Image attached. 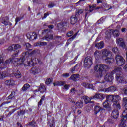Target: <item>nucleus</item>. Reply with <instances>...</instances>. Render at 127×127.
I'll list each match as a JSON object with an SVG mask.
<instances>
[{
	"mask_svg": "<svg viewBox=\"0 0 127 127\" xmlns=\"http://www.w3.org/2000/svg\"><path fill=\"white\" fill-rule=\"evenodd\" d=\"M106 100L103 103V106L104 108H105L108 111H112V107L110 103H113V106L116 107L117 109L120 110L121 109V105L119 103V99L120 98V95H106Z\"/></svg>",
	"mask_w": 127,
	"mask_h": 127,
	"instance_id": "1",
	"label": "nucleus"
},
{
	"mask_svg": "<svg viewBox=\"0 0 127 127\" xmlns=\"http://www.w3.org/2000/svg\"><path fill=\"white\" fill-rule=\"evenodd\" d=\"M28 56V54H27V53H23L22 54V57L20 59H8L6 60L4 63H3V65L4 66H7L8 65H9L11 62H13L15 66H19V65H21V64L24 62L25 59L27 58Z\"/></svg>",
	"mask_w": 127,
	"mask_h": 127,
	"instance_id": "2",
	"label": "nucleus"
},
{
	"mask_svg": "<svg viewBox=\"0 0 127 127\" xmlns=\"http://www.w3.org/2000/svg\"><path fill=\"white\" fill-rule=\"evenodd\" d=\"M110 70L108 65L104 64H96L94 67V71L96 73V76L97 78L103 77V71L107 72Z\"/></svg>",
	"mask_w": 127,
	"mask_h": 127,
	"instance_id": "3",
	"label": "nucleus"
},
{
	"mask_svg": "<svg viewBox=\"0 0 127 127\" xmlns=\"http://www.w3.org/2000/svg\"><path fill=\"white\" fill-rule=\"evenodd\" d=\"M21 48V45L17 44H13L11 46H10L8 48V50L9 51H12L13 50L15 51V53L13 54V57H16L17 56L18 53L20 52V49Z\"/></svg>",
	"mask_w": 127,
	"mask_h": 127,
	"instance_id": "4",
	"label": "nucleus"
},
{
	"mask_svg": "<svg viewBox=\"0 0 127 127\" xmlns=\"http://www.w3.org/2000/svg\"><path fill=\"white\" fill-rule=\"evenodd\" d=\"M93 65V58L90 56L87 57L84 59V68H89L91 67V66Z\"/></svg>",
	"mask_w": 127,
	"mask_h": 127,
	"instance_id": "5",
	"label": "nucleus"
},
{
	"mask_svg": "<svg viewBox=\"0 0 127 127\" xmlns=\"http://www.w3.org/2000/svg\"><path fill=\"white\" fill-rule=\"evenodd\" d=\"M50 33V32L49 31V30L48 29H45L42 31V34H47L45 37L42 38L43 40H47V41H50V40H52L53 39V34H49Z\"/></svg>",
	"mask_w": 127,
	"mask_h": 127,
	"instance_id": "6",
	"label": "nucleus"
},
{
	"mask_svg": "<svg viewBox=\"0 0 127 127\" xmlns=\"http://www.w3.org/2000/svg\"><path fill=\"white\" fill-rule=\"evenodd\" d=\"M122 119H121V122L120 125V127H125L126 121L127 120V108L124 110L122 113Z\"/></svg>",
	"mask_w": 127,
	"mask_h": 127,
	"instance_id": "7",
	"label": "nucleus"
},
{
	"mask_svg": "<svg viewBox=\"0 0 127 127\" xmlns=\"http://www.w3.org/2000/svg\"><path fill=\"white\" fill-rule=\"evenodd\" d=\"M115 59L116 61V64L118 66H123V65L126 63L125 59L120 55H117L115 57Z\"/></svg>",
	"mask_w": 127,
	"mask_h": 127,
	"instance_id": "8",
	"label": "nucleus"
},
{
	"mask_svg": "<svg viewBox=\"0 0 127 127\" xmlns=\"http://www.w3.org/2000/svg\"><path fill=\"white\" fill-rule=\"evenodd\" d=\"M101 57L102 59H105V58L107 57H109V56H112V53L111 51L108 50L107 49H104L101 50Z\"/></svg>",
	"mask_w": 127,
	"mask_h": 127,
	"instance_id": "9",
	"label": "nucleus"
},
{
	"mask_svg": "<svg viewBox=\"0 0 127 127\" xmlns=\"http://www.w3.org/2000/svg\"><path fill=\"white\" fill-rule=\"evenodd\" d=\"M116 43L117 45L122 47L123 49L127 50V45H126V43H125V40L124 39L120 38L116 39Z\"/></svg>",
	"mask_w": 127,
	"mask_h": 127,
	"instance_id": "10",
	"label": "nucleus"
},
{
	"mask_svg": "<svg viewBox=\"0 0 127 127\" xmlns=\"http://www.w3.org/2000/svg\"><path fill=\"white\" fill-rule=\"evenodd\" d=\"M104 80L107 82H112L114 80V72L111 71L107 73L104 76Z\"/></svg>",
	"mask_w": 127,
	"mask_h": 127,
	"instance_id": "11",
	"label": "nucleus"
},
{
	"mask_svg": "<svg viewBox=\"0 0 127 127\" xmlns=\"http://www.w3.org/2000/svg\"><path fill=\"white\" fill-rule=\"evenodd\" d=\"M108 95V94H104L99 93H96L94 95L91 97V99H99L100 100H104L106 96Z\"/></svg>",
	"mask_w": 127,
	"mask_h": 127,
	"instance_id": "12",
	"label": "nucleus"
},
{
	"mask_svg": "<svg viewBox=\"0 0 127 127\" xmlns=\"http://www.w3.org/2000/svg\"><path fill=\"white\" fill-rule=\"evenodd\" d=\"M116 80L117 83H120L121 84L124 83V82H125V79L123 76V73H120V74H116Z\"/></svg>",
	"mask_w": 127,
	"mask_h": 127,
	"instance_id": "13",
	"label": "nucleus"
},
{
	"mask_svg": "<svg viewBox=\"0 0 127 127\" xmlns=\"http://www.w3.org/2000/svg\"><path fill=\"white\" fill-rule=\"evenodd\" d=\"M117 90V87L115 86H111L108 88H106L105 89H100V91H104V92H106L107 93L109 92H115Z\"/></svg>",
	"mask_w": 127,
	"mask_h": 127,
	"instance_id": "14",
	"label": "nucleus"
},
{
	"mask_svg": "<svg viewBox=\"0 0 127 127\" xmlns=\"http://www.w3.org/2000/svg\"><path fill=\"white\" fill-rule=\"evenodd\" d=\"M27 37L28 39L30 40H34L37 38V35H36V33L35 32L28 33L27 34Z\"/></svg>",
	"mask_w": 127,
	"mask_h": 127,
	"instance_id": "15",
	"label": "nucleus"
},
{
	"mask_svg": "<svg viewBox=\"0 0 127 127\" xmlns=\"http://www.w3.org/2000/svg\"><path fill=\"white\" fill-rule=\"evenodd\" d=\"M103 60H104V62L106 64H112V63H114V59L113 58V57H107L106 58H105L104 59H103Z\"/></svg>",
	"mask_w": 127,
	"mask_h": 127,
	"instance_id": "16",
	"label": "nucleus"
},
{
	"mask_svg": "<svg viewBox=\"0 0 127 127\" xmlns=\"http://www.w3.org/2000/svg\"><path fill=\"white\" fill-rule=\"evenodd\" d=\"M58 29L62 31L63 32L64 31H66V28L64 27V24L62 22L59 23L57 24Z\"/></svg>",
	"mask_w": 127,
	"mask_h": 127,
	"instance_id": "17",
	"label": "nucleus"
},
{
	"mask_svg": "<svg viewBox=\"0 0 127 127\" xmlns=\"http://www.w3.org/2000/svg\"><path fill=\"white\" fill-rule=\"evenodd\" d=\"M69 79L76 82V81H79L80 80V75L78 74H73L71 76Z\"/></svg>",
	"mask_w": 127,
	"mask_h": 127,
	"instance_id": "18",
	"label": "nucleus"
},
{
	"mask_svg": "<svg viewBox=\"0 0 127 127\" xmlns=\"http://www.w3.org/2000/svg\"><path fill=\"white\" fill-rule=\"evenodd\" d=\"M77 22H78V17L76 16V15L71 17L70 23H71V24H76Z\"/></svg>",
	"mask_w": 127,
	"mask_h": 127,
	"instance_id": "19",
	"label": "nucleus"
},
{
	"mask_svg": "<svg viewBox=\"0 0 127 127\" xmlns=\"http://www.w3.org/2000/svg\"><path fill=\"white\" fill-rule=\"evenodd\" d=\"M101 53L98 50H96L94 52V57L96 60H99L101 59Z\"/></svg>",
	"mask_w": 127,
	"mask_h": 127,
	"instance_id": "20",
	"label": "nucleus"
},
{
	"mask_svg": "<svg viewBox=\"0 0 127 127\" xmlns=\"http://www.w3.org/2000/svg\"><path fill=\"white\" fill-rule=\"evenodd\" d=\"M97 84H98V86H99V87H98V91L99 92H105L104 91L100 90H101L102 89H106V88H104V87H103V86H105V83L104 82H96L95 83V85H97Z\"/></svg>",
	"mask_w": 127,
	"mask_h": 127,
	"instance_id": "21",
	"label": "nucleus"
},
{
	"mask_svg": "<svg viewBox=\"0 0 127 127\" xmlns=\"http://www.w3.org/2000/svg\"><path fill=\"white\" fill-rule=\"evenodd\" d=\"M111 116L114 119L118 118V117H119V111H118V110H113L111 114Z\"/></svg>",
	"mask_w": 127,
	"mask_h": 127,
	"instance_id": "22",
	"label": "nucleus"
},
{
	"mask_svg": "<svg viewBox=\"0 0 127 127\" xmlns=\"http://www.w3.org/2000/svg\"><path fill=\"white\" fill-rule=\"evenodd\" d=\"M122 68L120 67H115L114 69L112 71L114 73H116V75L117 74H121L122 73Z\"/></svg>",
	"mask_w": 127,
	"mask_h": 127,
	"instance_id": "23",
	"label": "nucleus"
},
{
	"mask_svg": "<svg viewBox=\"0 0 127 127\" xmlns=\"http://www.w3.org/2000/svg\"><path fill=\"white\" fill-rule=\"evenodd\" d=\"M96 47L98 49H102V48H104V42L101 41L99 43H97L95 45Z\"/></svg>",
	"mask_w": 127,
	"mask_h": 127,
	"instance_id": "24",
	"label": "nucleus"
},
{
	"mask_svg": "<svg viewBox=\"0 0 127 127\" xmlns=\"http://www.w3.org/2000/svg\"><path fill=\"white\" fill-rule=\"evenodd\" d=\"M40 71V69H39L38 67H34L31 69V73H32V74H34V75H35V74H38Z\"/></svg>",
	"mask_w": 127,
	"mask_h": 127,
	"instance_id": "25",
	"label": "nucleus"
},
{
	"mask_svg": "<svg viewBox=\"0 0 127 127\" xmlns=\"http://www.w3.org/2000/svg\"><path fill=\"white\" fill-rule=\"evenodd\" d=\"M81 85L83 86V87H84V88H86V89H91V88L93 87V85L87 82H83Z\"/></svg>",
	"mask_w": 127,
	"mask_h": 127,
	"instance_id": "26",
	"label": "nucleus"
},
{
	"mask_svg": "<svg viewBox=\"0 0 127 127\" xmlns=\"http://www.w3.org/2000/svg\"><path fill=\"white\" fill-rule=\"evenodd\" d=\"M66 84L65 81H56L53 83L54 86H64Z\"/></svg>",
	"mask_w": 127,
	"mask_h": 127,
	"instance_id": "27",
	"label": "nucleus"
},
{
	"mask_svg": "<svg viewBox=\"0 0 127 127\" xmlns=\"http://www.w3.org/2000/svg\"><path fill=\"white\" fill-rule=\"evenodd\" d=\"M102 110V107H101L100 106H95L94 107V114L95 115H97L98 113H99V112L101 111Z\"/></svg>",
	"mask_w": 127,
	"mask_h": 127,
	"instance_id": "28",
	"label": "nucleus"
},
{
	"mask_svg": "<svg viewBox=\"0 0 127 127\" xmlns=\"http://www.w3.org/2000/svg\"><path fill=\"white\" fill-rule=\"evenodd\" d=\"M83 12H84V9H77L76 11L75 12V16H76V17H79V15H80V14H82Z\"/></svg>",
	"mask_w": 127,
	"mask_h": 127,
	"instance_id": "29",
	"label": "nucleus"
},
{
	"mask_svg": "<svg viewBox=\"0 0 127 127\" xmlns=\"http://www.w3.org/2000/svg\"><path fill=\"white\" fill-rule=\"evenodd\" d=\"M46 90V88H45V86H44L43 84H41L39 88V91H40L41 93H43L44 92H45Z\"/></svg>",
	"mask_w": 127,
	"mask_h": 127,
	"instance_id": "30",
	"label": "nucleus"
},
{
	"mask_svg": "<svg viewBox=\"0 0 127 127\" xmlns=\"http://www.w3.org/2000/svg\"><path fill=\"white\" fill-rule=\"evenodd\" d=\"M112 34L114 37H118L120 36V32L118 30H113Z\"/></svg>",
	"mask_w": 127,
	"mask_h": 127,
	"instance_id": "31",
	"label": "nucleus"
},
{
	"mask_svg": "<svg viewBox=\"0 0 127 127\" xmlns=\"http://www.w3.org/2000/svg\"><path fill=\"white\" fill-rule=\"evenodd\" d=\"M5 84L7 86H12V85H13V84H14V81L11 80H6L5 82Z\"/></svg>",
	"mask_w": 127,
	"mask_h": 127,
	"instance_id": "32",
	"label": "nucleus"
},
{
	"mask_svg": "<svg viewBox=\"0 0 127 127\" xmlns=\"http://www.w3.org/2000/svg\"><path fill=\"white\" fill-rule=\"evenodd\" d=\"M83 99L84 100L85 103V104H88V103H90L91 102V100L92 99L90 98H89L88 96H83Z\"/></svg>",
	"mask_w": 127,
	"mask_h": 127,
	"instance_id": "33",
	"label": "nucleus"
},
{
	"mask_svg": "<svg viewBox=\"0 0 127 127\" xmlns=\"http://www.w3.org/2000/svg\"><path fill=\"white\" fill-rule=\"evenodd\" d=\"M29 88H30V85H29V84L26 83V84H24V86H23V87L22 88V90L23 92H25V91H27L28 89H29Z\"/></svg>",
	"mask_w": 127,
	"mask_h": 127,
	"instance_id": "34",
	"label": "nucleus"
},
{
	"mask_svg": "<svg viewBox=\"0 0 127 127\" xmlns=\"http://www.w3.org/2000/svg\"><path fill=\"white\" fill-rule=\"evenodd\" d=\"M76 105L78 108H83V106H84V103H83V101H80L77 102Z\"/></svg>",
	"mask_w": 127,
	"mask_h": 127,
	"instance_id": "35",
	"label": "nucleus"
},
{
	"mask_svg": "<svg viewBox=\"0 0 127 127\" xmlns=\"http://www.w3.org/2000/svg\"><path fill=\"white\" fill-rule=\"evenodd\" d=\"M27 126H31V127H36V122L34 120H33L31 122H29L27 124Z\"/></svg>",
	"mask_w": 127,
	"mask_h": 127,
	"instance_id": "36",
	"label": "nucleus"
},
{
	"mask_svg": "<svg viewBox=\"0 0 127 127\" xmlns=\"http://www.w3.org/2000/svg\"><path fill=\"white\" fill-rule=\"evenodd\" d=\"M105 19H106V17H102L101 18H100L99 20H98L97 22V24H101V23H103L104 21H105Z\"/></svg>",
	"mask_w": 127,
	"mask_h": 127,
	"instance_id": "37",
	"label": "nucleus"
},
{
	"mask_svg": "<svg viewBox=\"0 0 127 127\" xmlns=\"http://www.w3.org/2000/svg\"><path fill=\"white\" fill-rule=\"evenodd\" d=\"M103 5L104 7H105L106 10H110V9H111V8H112V7L111 6H110L109 8V5H107V4L106 3H104L103 4Z\"/></svg>",
	"mask_w": 127,
	"mask_h": 127,
	"instance_id": "38",
	"label": "nucleus"
},
{
	"mask_svg": "<svg viewBox=\"0 0 127 127\" xmlns=\"http://www.w3.org/2000/svg\"><path fill=\"white\" fill-rule=\"evenodd\" d=\"M105 35V37L107 39H110L111 38V32L109 31L106 32Z\"/></svg>",
	"mask_w": 127,
	"mask_h": 127,
	"instance_id": "39",
	"label": "nucleus"
},
{
	"mask_svg": "<svg viewBox=\"0 0 127 127\" xmlns=\"http://www.w3.org/2000/svg\"><path fill=\"white\" fill-rule=\"evenodd\" d=\"M52 81H53V79L52 78H47V79H46L45 84H46V85H49V84L52 83Z\"/></svg>",
	"mask_w": 127,
	"mask_h": 127,
	"instance_id": "40",
	"label": "nucleus"
},
{
	"mask_svg": "<svg viewBox=\"0 0 127 127\" xmlns=\"http://www.w3.org/2000/svg\"><path fill=\"white\" fill-rule=\"evenodd\" d=\"M18 109L19 108H15L11 110L8 114L7 117H10V116H11V114H13V113H14L17 110H18Z\"/></svg>",
	"mask_w": 127,
	"mask_h": 127,
	"instance_id": "41",
	"label": "nucleus"
},
{
	"mask_svg": "<svg viewBox=\"0 0 127 127\" xmlns=\"http://www.w3.org/2000/svg\"><path fill=\"white\" fill-rule=\"evenodd\" d=\"M15 96V92L14 91H12L11 94L8 97V100H11L12 98H14Z\"/></svg>",
	"mask_w": 127,
	"mask_h": 127,
	"instance_id": "42",
	"label": "nucleus"
},
{
	"mask_svg": "<svg viewBox=\"0 0 127 127\" xmlns=\"http://www.w3.org/2000/svg\"><path fill=\"white\" fill-rule=\"evenodd\" d=\"M44 99H45V96L44 95L42 96L40 101L38 102V107L41 105H42V102L44 101Z\"/></svg>",
	"mask_w": 127,
	"mask_h": 127,
	"instance_id": "43",
	"label": "nucleus"
},
{
	"mask_svg": "<svg viewBox=\"0 0 127 127\" xmlns=\"http://www.w3.org/2000/svg\"><path fill=\"white\" fill-rule=\"evenodd\" d=\"M2 23H3V24H4V25H12V24H11V23L9 22V21H6L5 20H4Z\"/></svg>",
	"mask_w": 127,
	"mask_h": 127,
	"instance_id": "44",
	"label": "nucleus"
},
{
	"mask_svg": "<svg viewBox=\"0 0 127 127\" xmlns=\"http://www.w3.org/2000/svg\"><path fill=\"white\" fill-rule=\"evenodd\" d=\"M96 6H97V5H96V4H94L93 5H92V6L90 5L89 6V11L90 12H92V11H93V10H94V8H96Z\"/></svg>",
	"mask_w": 127,
	"mask_h": 127,
	"instance_id": "45",
	"label": "nucleus"
},
{
	"mask_svg": "<svg viewBox=\"0 0 127 127\" xmlns=\"http://www.w3.org/2000/svg\"><path fill=\"white\" fill-rule=\"evenodd\" d=\"M15 77L17 78V79H19L20 78H21V73H20V72H16L15 73Z\"/></svg>",
	"mask_w": 127,
	"mask_h": 127,
	"instance_id": "46",
	"label": "nucleus"
},
{
	"mask_svg": "<svg viewBox=\"0 0 127 127\" xmlns=\"http://www.w3.org/2000/svg\"><path fill=\"white\" fill-rule=\"evenodd\" d=\"M112 51L114 53L117 54L119 52V49L117 47H114L112 48Z\"/></svg>",
	"mask_w": 127,
	"mask_h": 127,
	"instance_id": "47",
	"label": "nucleus"
},
{
	"mask_svg": "<svg viewBox=\"0 0 127 127\" xmlns=\"http://www.w3.org/2000/svg\"><path fill=\"white\" fill-rule=\"evenodd\" d=\"M38 45H41V46H44L45 45H47V43L45 42H38Z\"/></svg>",
	"mask_w": 127,
	"mask_h": 127,
	"instance_id": "48",
	"label": "nucleus"
},
{
	"mask_svg": "<svg viewBox=\"0 0 127 127\" xmlns=\"http://www.w3.org/2000/svg\"><path fill=\"white\" fill-rule=\"evenodd\" d=\"M3 78H5V72L0 73V79H3Z\"/></svg>",
	"mask_w": 127,
	"mask_h": 127,
	"instance_id": "49",
	"label": "nucleus"
},
{
	"mask_svg": "<svg viewBox=\"0 0 127 127\" xmlns=\"http://www.w3.org/2000/svg\"><path fill=\"white\" fill-rule=\"evenodd\" d=\"M74 34V32L70 31L68 33H67V36L68 37H71Z\"/></svg>",
	"mask_w": 127,
	"mask_h": 127,
	"instance_id": "50",
	"label": "nucleus"
},
{
	"mask_svg": "<svg viewBox=\"0 0 127 127\" xmlns=\"http://www.w3.org/2000/svg\"><path fill=\"white\" fill-rule=\"evenodd\" d=\"M22 17H16L15 19V21H16V23H15V25H16V24H17L18 22H19V21H20V20H21Z\"/></svg>",
	"mask_w": 127,
	"mask_h": 127,
	"instance_id": "51",
	"label": "nucleus"
},
{
	"mask_svg": "<svg viewBox=\"0 0 127 127\" xmlns=\"http://www.w3.org/2000/svg\"><path fill=\"white\" fill-rule=\"evenodd\" d=\"M28 66H34L33 62L31 60L30 61H28Z\"/></svg>",
	"mask_w": 127,
	"mask_h": 127,
	"instance_id": "52",
	"label": "nucleus"
},
{
	"mask_svg": "<svg viewBox=\"0 0 127 127\" xmlns=\"http://www.w3.org/2000/svg\"><path fill=\"white\" fill-rule=\"evenodd\" d=\"M31 60L32 61L34 65H35L36 63H37V61H38V60H36V58L32 59H31Z\"/></svg>",
	"mask_w": 127,
	"mask_h": 127,
	"instance_id": "53",
	"label": "nucleus"
},
{
	"mask_svg": "<svg viewBox=\"0 0 127 127\" xmlns=\"http://www.w3.org/2000/svg\"><path fill=\"white\" fill-rule=\"evenodd\" d=\"M48 15H49V13H48V12L45 13V14H44V16L42 18V19H45V18H46V17H47Z\"/></svg>",
	"mask_w": 127,
	"mask_h": 127,
	"instance_id": "54",
	"label": "nucleus"
},
{
	"mask_svg": "<svg viewBox=\"0 0 127 127\" xmlns=\"http://www.w3.org/2000/svg\"><path fill=\"white\" fill-rule=\"evenodd\" d=\"M63 77H64V78H68V77H70V74L69 73H64L62 74Z\"/></svg>",
	"mask_w": 127,
	"mask_h": 127,
	"instance_id": "55",
	"label": "nucleus"
},
{
	"mask_svg": "<svg viewBox=\"0 0 127 127\" xmlns=\"http://www.w3.org/2000/svg\"><path fill=\"white\" fill-rule=\"evenodd\" d=\"M107 122L110 123V124H114V123H115V120H114V119H109L107 121Z\"/></svg>",
	"mask_w": 127,
	"mask_h": 127,
	"instance_id": "56",
	"label": "nucleus"
},
{
	"mask_svg": "<svg viewBox=\"0 0 127 127\" xmlns=\"http://www.w3.org/2000/svg\"><path fill=\"white\" fill-rule=\"evenodd\" d=\"M123 92L125 95L127 96V87H125L124 88H123Z\"/></svg>",
	"mask_w": 127,
	"mask_h": 127,
	"instance_id": "57",
	"label": "nucleus"
},
{
	"mask_svg": "<svg viewBox=\"0 0 127 127\" xmlns=\"http://www.w3.org/2000/svg\"><path fill=\"white\" fill-rule=\"evenodd\" d=\"M9 103H10V101H5L0 105V107H2L4 105H6V104H9Z\"/></svg>",
	"mask_w": 127,
	"mask_h": 127,
	"instance_id": "58",
	"label": "nucleus"
},
{
	"mask_svg": "<svg viewBox=\"0 0 127 127\" xmlns=\"http://www.w3.org/2000/svg\"><path fill=\"white\" fill-rule=\"evenodd\" d=\"M53 6H54V3L52 2L50 3L48 5L49 8H52V7H53Z\"/></svg>",
	"mask_w": 127,
	"mask_h": 127,
	"instance_id": "59",
	"label": "nucleus"
},
{
	"mask_svg": "<svg viewBox=\"0 0 127 127\" xmlns=\"http://www.w3.org/2000/svg\"><path fill=\"white\" fill-rule=\"evenodd\" d=\"M33 3H40V0H32Z\"/></svg>",
	"mask_w": 127,
	"mask_h": 127,
	"instance_id": "60",
	"label": "nucleus"
},
{
	"mask_svg": "<svg viewBox=\"0 0 127 127\" xmlns=\"http://www.w3.org/2000/svg\"><path fill=\"white\" fill-rule=\"evenodd\" d=\"M72 110L73 113H76V110H77V107L75 106H73L72 107Z\"/></svg>",
	"mask_w": 127,
	"mask_h": 127,
	"instance_id": "61",
	"label": "nucleus"
},
{
	"mask_svg": "<svg viewBox=\"0 0 127 127\" xmlns=\"http://www.w3.org/2000/svg\"><path fill=\"white\" fill-rule=\"evenodd\" d=\"M70 92L73 94H75V93H76V89L75 88L71 89Z\"/></svg>",
	"mask_w": 127,
	"mask_h": 127,
	"instance_id": "62",
	"label": "nucleus"
},
{
	"mask_svg": "<svg viewBox=\"0 0 127 127\" xmlns=\"http://www.w3.org/2000/svg\"><path fill=\"white\" fill-rule=\"evenodd\" d=\"M69 87H70V86L68 85L67 84H66L64 86V89H65V90H69Z\"/></svg>",
	"mask_w": 127,
	"mask_h": 127,
	"instance_id": "63",
	"label": "nucleus"
},
{
	"mask_svg": "<svg viewBox=\"0 0 127 127\" xmlns=\"http://www.w3.org/2000/svg\"><path fill=\"white\" fill-rule=\"evenodd\" d=\"M124 70L125 71H127V64L125 65L123 67Z\"/></svg>",
	"mask_w": 127,
	"mask_h": 127,
	"instance_id": "64",
	"label": "nucleus"
}]
</instances>
